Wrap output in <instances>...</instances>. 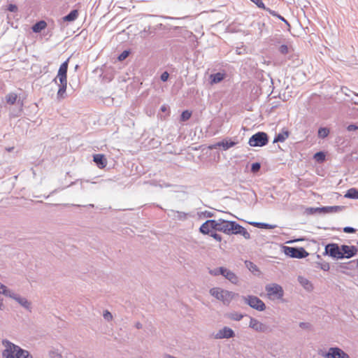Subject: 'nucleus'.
I'll list each match as a JSON object with an SVG mask.
<instances>
[{
	"instance_id": "nucleus-1",
	"label": "nucleus",
	"mask_w": 358,
	"mask_h": 358,
	"mask_svg": "<svg viewBox=\"0 0 358 358\" xmlns=\"http://www.w3.org/2000/svg\"><path fill=\"white\" fill-rule=\"evenodd\" d=\"M214 230L222 231L227 234H241L245 238L249 239L250 234L242 226L234 221H228L222 219L215 220Z\"/></svg>"
},
{
	"instance_id": "nucleus-2",
	"label": "nucleus",
	"mask_w": 358,
	"mask_h": 358,
	"mask_svg": "<svg viewBox=\"0 0 358 358\" xmlns=\"http://www.w3.org/2000/svg\"><path fill=\"white\" fill-rule=\"evenodd\" d=\"M6 349L3 352L5 358H32L28 351L20 348L8 341H3Z\"/></svg>"
},
{
	"instance_id": "nucleus-3",
	"label": "nucleus",
	"mask_w": 358,
	"mask_h": 358,
	"mask_svg": "<svg viewBox=\"0 0 358 358\" xmlns=\"http://www.w3.org/2000/svg\"><path fill=\"white\" fill-rule=\"evenodd\" d=\"M210 293L218 300L222 301L224 304H229L234 296V293L219 287L211 289Z\"/></svg>"
},
{
	"instance_id": "nucleus-4",
	"label": "nucleus",
	"mask_w": 358,
	"mask_h": 358,
	"mask_svg": "<svg viewBox=\"0 0 358 358\" xmlns=\"http://www.w3.org/2000/svg\"><path fill=\"white\" fill-rule=\"evenodd\" d=\"M268 142V135L266 133L257 132L250 138L248 143L252 147H262Z\"/></svg>"
},
{
	"instance_id": "nucleus-5",
	"label": "nucleus",
	"mask_w": 358,
	"mask_h": 358,
	"mask_svg": "<svg viewBox=\"0 0 358 358\" xmlns=\"http://www.w3.org/2000/svg\"><path fill=\"white\" fill-rule=\"evenodd\" d=\"M285 253L289 257L299 259L306 257L308 255V252L303 248L285 247Z\"/></svg>"
},
{
	"instance_id": "nucleus-6",
	"label": "nucleus",
	"mask_w": 358,
	"mask_h": 358,
	"mask_svg": "<svg viewBox=\"0 0 358 358\" xmlns=\"http://www.w3.org/2000/svg\"><path fill=\"white\" fill-rule=\"evenodd\" d=\"M266 291L269 297L273 299H280L283 296L282 287L277 284L268 285L266 287Z\"/></svg>"
},
{
	"instance_id": "nucleus-7",
	"label": "nucleus",
	"mask_w": 358,
	"mask_h": 358,
	"mask_svg": "<svg viewBox=\"0 0 358 358\" xmlns=\"http://www.w3.org/2000/svg\"><path fill=\"white\" fill-rule=\"evenodd\" d=\"M245 300L250 307L257 310L262 311L266 308L264 303L257 296H248Z\"/></svg>"
},
{
	"instance_id": "nucleus-8",
	"label": "nucleus",
	"mask_w": 358,
	"mask_h": 358,
	"mask_svg": "<svg viewBox=\"0 0 358 358\" xmlns=\"http://www.w3.org/2000/svg\"><path fill=\"white\" fill-rule=\"evenodd\" d=\"M69 59L62 63L59 69L57 78L59 79L60 84H67V69Z\"/></svg>"
},
{
	"instance_id": "nucleus-9",
	"label": "nucleus",
	"mask_w": 358,
	"mask_h": 358,
	"mask_svg": "<svg viewBox=\"0 0 358 358\" xmlns=\"http://www.w3.org/2000/svg\"><path fill=\"white\" fill-rule=\"evenodd\" d=\"M327 358H350V357L338 348H331L324 355Z\"/></svg>"
},
{
	"instance_id": "nucleus-10",
	"label": "nucleus",
	"mask_w": 358,
	"mask_h": 358,
	"mask_svg": "<svg viewBox=\"0 0 358 358\" xmlns=\"http://www.w3.org/2000/svg\"><path fill=\"white\" fill-rule=\"evenodd\" d=\"M218 273L224 275L227 279H228L230 282H231L234 284H236L238 281V277L236 275V274L227 268L220 267L219 268V272H215V275H217Z\"/></svg>"
},
{
	"instance_id": "nucleus-11",
	"label": "nucleus",
	"mask_w": 358,
	"mask_h": 358,
	"mask_svg": "<svg viewBox=\"0 0 358 358\" xmlns=\"http://www.w3.org/2000/svg\"><path fill=\"white\" fill-rule=\"evenodd\" d=\"M341 253L342 255V258H350L355 256L357 253V248L355 246H349L343 245L341 247Z\"/></svg>"
},
{
	"instance_id": "nucleus-12",
	"label": "nucleus",
	"mask_w": 358,
	"mask_h": 358,
	"mask_svg": "<svg viewBox=\"0 0 358 358\" xmlns=\"http://www.w3.org/2000/svg\"><path fill=\"white\" fill-rule=\"evenodd\" d=\"M249 327L258 332H264L267 330V327L264 324L255 318L250 319Z\"/></svg>"
},
{
	"instance_id": "nucleus-13",
	"label": "nucleus",
	"mask_w": 358,
	"mask_h": 358,
	"mask_svg": "<svg viewBox=\"0 0 358 358\" xmlns=\"http://www.w3.org/2000/svg\"><path fill=\"white\" fill-rule=\"evenodd\" d=\"M0 289L2 290L1 293L6 296H9L10 297L15 298L22 306L28 308L29 306V303L27 301L26 299L23 298H15L14 296L10 294V292L8 290L6 286L1 285Z\"/></svg>"
},
{
	"instance_id": "nucleus-14",
	"label": "nucleus",
	"mask_w": 358,
	"mask_h": 358,
	"mask_svg": "<svg viewBox=\"0 0 358 358\" xmlns=\"http://www.w3.org/2000/svg\"><path fill=\"white\" fill-rule=\"evenodd\" d=\"M215 220H208L206 221L199 229L201 233L203 234H208L214 229Z\"/></svg>"
},
{
	"instance_id": "nucleus-15",
	"label": "nucleus",
	"mask_w": 358,
	"mask_h": 358,
	"mask_svg": "<svg viewBox=\"0 0 358 358\" xmlns=\"http://www.w3.org/2000/svg\"><path fill=\"white\" fill-rule=\"evenodd\" d=\"M327 249L331 256L338 259L342 258L341 248H339L336 244H329L327 246Z\"/></svg>"
},
{
	"instance_id": "nucleus-16",
	"label": "nucleus",
	"mask_w": 358,
	"mask_h": 358,
	"mask_svg": "<svg viewBox=\"0 0 358 358\" xmlns=\"http://www.w3.org/2000/svg\"><path fill=\"white\" fill-rule=\"evenodd\" d=\"M93 160L99 169H104L107 165V159L102 154L94 155Z\"/></svg>"
},
{
	"instance_id": "nucleus-17",
	"label": "nucleus",
	"mask_w": 358,
	"mask_h": 358,
	"mask_svg": "<svg viewBox=\"0 0 358 358\" xmlns=\"http://www.w3.org/2000/svg\"><path fill=\"white\" fill-rule=\"evenodd\" d=\"M234 331L232 329L228 327H224L222 330H220L219 332L217 334L216 338H231L234 336Z\"/></svg>"
},
{
	"instance_id": "nucleus-18",
	"label": "nucleus",
	"mask_w": 358,
	"mask_h": 358,
	"mask_svg": "<svg viewBox=\"0 0 358 358\" xmlns=\"http://www.w3.org/2000/svg\"><path fill=\"white\" fill-rule=\"evenodd\" d=\"M47 27V23L44 20H41L36 22L33 27L32 30L35 33H39L42 30L45 29Z\"/></svg>"
},
{
	"instance_id": "nucleus-19",
	"label": "nucleus",
	"mask_w": 358,
	"mask_h": 358,
	"mask_svg": "<svg viewBox=\"0 0 358 358\" xmlns=\"http://www.w3.org/2000/svg\"><path fill=\"white\" fill-rule=\"evenodd\" d=\"M289 133L288 131H282L275 137L273 142H283L289 137Z\"/></svg>"
},
{
	"instance_id": "nucleus-20",
	"label": "nucleus",
	"mask_w": 358,
	"mask_h": 358,
	"mask_svg": "<svg viewBox=\"0 0 358 358\" xmlns=\"http://www.w3.org/2000/svg\"><path fill=\"white\" fill-rule=\"evenodd\" d=\"M78 16V11L77 10H73L70 12L69 14L64 16L63 17V20L65 22H72L76 20Z\"/></svg>"
},
{
	"instance_id": "nucleus-21",
	"label": "nucleus",
	"mask_w": 358,
	"mask_h": 358,
	"mask_svg": "<svg viewBox=\"0 0 358 358\" xmlns=\"http://www.w3.org/2000/svg\"><path fill=\"white\" fill-rule=\"evenodd\" d=\"M211 84H215L221 82L224 78V74L217 73L210 76Z\"/></svg>"
},
{
	"instance_id": "nucleus-22",
	"label": "nucleus",
	"mask_w": 358,
	"mask_h": 358,
	"mask_svg": "<svg viewBox=\"0 0 358 358\" xmlns=\"http://www.w3.org/2000/svg\"><path fill=\"white\" fill-rule=\"evenodd\" d=\"M345 198L358 199V189L355 188L349 189L345 194Z\"/></svg>"
},
{
	"instance_id": "nucleus-23",
	"label": "nucleus",
	"mask_w": 358,
	"mask_h": 358,
	"mask_svg": "<svg viewBox=\"0 0 358 358\" xmlns=\"http://www.w3.org/2000/svg\"><path fill=\"white\" fill-rule=\"evenodd\" d=\"M236 143L233 141H222L221 143H218L216 145L210 146V148H215L216 146H222L224 150H227L229 148L233 147Z\"/></svg>"
},
{
	"instance_id": "nucleus-24",
	"label": "nucleus",
	"mask_w": 358,
	"mask_h": 358,
	"mask_svg": "<svg viewBox=\"0 0 358 358\" xmlns=\"http://www.w3.org/2000/svg\"><path fill=\"white\" fill-rule=\"evenodd\" d=\"M17 99V94L13 92L7 94L6 96V102L10 105H13L15 103Z\"/></svg>"
},
{
	"instance_id": "nucleus-25",
	"label": "nucleus",
	"mask_w": 358,
	"mask_h": 358,
	"mask_svg": "<svg viewBox=\"0 0 358 358\" xmlns=\"http://www.w3.org/2000/svg\"><path fill=\"white\" fill-rule=\"evenodd\" d=\"M250 1H252L253 3H255L259 8H262L264 10H266L273 15H275V14L273 11H271L269 8H266L262 0H250Z\"/></svg>"
},
{
	"instance_id": "nucleus-26",
	"label": "nucleus",
	"mask_w": 358,
	"mask_h": 358,
	"mask_svg": "<svg viewBox=\"0 0 358 358\" xmlns=\"http://www.w3.org/2000/svg\"><path fill=\"white\" fill-rule=\"evenodd\" d=\"M341 209L340 206H326L322 207L320 208V211H322L324 213H332V212H336L338 210Z\"/></svg>"
},
{
	"instance_id": "nucleus-27",
	"label": "nucleus",
	"mask_w": 358,
	"mask_h": 358,
	"mask_svg": "<svg viewBox=\"0 0 358 358\" xmlns=\"http://www.w3.org/2000/svg\"><path fill=\"white\" fill-rule=\"evenodd\" d=\"M192 116V113L187 110H184L180 116V120L185 122L188 120Z\"/></svg>"
},
{
	"instance_id": "nucleus-28",
	"label": "nucleus",
	"mask_w": 358,
	"mask_h": 358,
	"mask_svg": "<svg viewBox=\"0 0 358 358\" xmlns=\"http://www.w3.org/2000/svg\"><path fill=\"white\" fill-rule=\"evenodd\" d=\"M314 159L318 162H323L325 159V155L322 152H318L314 155Z\"/></svg>"
},
{
	"instance_id": "nucleus-29",
	"label": "nucleus",
	"mask_w": 358,
	"mask_h": 358,
	"mask_svg": "<svg viewBox=\"0 0 358 358\" xmlns=\"http://www.w3.org/2000/svg\"><path fill=\"white\" fill-rule=\"evenodd\" d=\"M329 134V130L327 128L322 127L318 130V136L321 138L327 137Z\"/></svg>"
},
{
	"instance_id": "nucleus-30",
	"label": "nucleus",
	"mask_w": 358,
	"mask_h": 358,
	"mask_svg": "<svg viewBox=\"0 0 358 358\" xmlns=\"http://www.w3.org/2000/svg\"><path fill=\"white\" fill-rule=\"evenodd\" d=\"M299 281L301 284L305 287L306 289H310L312 288V285L309 282V281L303 278H299Z\"/></svg>"
},
{
	"instance_id": "nucleus-31",
	"label": "nucleus",
	"mask_w": 358,
	"mask_h": 358,
	"mask_svg": "<svg viewBox=\"0 0 358 358\" xmlns=\"http://www.w3.org/2000/svg\"><path fill=\"white\" fill-rule=\"evenodd\" d=\"M67 84H60L57 92V96L63 97L64 94L66 92Z\"/></svg>"
},
{
	"instance_id": "nucleus-32",
	"label": "nucleus",
	"mask_w": 358,
	"mask_h": 358,
	"mask_svg": "<svg viewBox=\"0 0 358 358\" xmlns=\"http://www.w3.org/2000/svg\"><path fill=\"white\" fill-rule=\"evenodd\" d=\"M279 51L283 55H286L289 52V48L287 45H282L279 48Z\"/></svg>"
},
{
	"instance_id": "nucleus-33",
	"label": "nucleus",
	"mask_w": 358,
	"mask_h": 358,
	"mask_svg": "<svg viewBox=\"0 0 358 358\" xmlns=\"http://www.w3.org/2000/svg\"><path fill=\"white\" fill-rule=\"evenodd\" d=\"M129 55V52L128 50L123 51L118 57V59L120 61L124 60Z\"/></svg>"
},
{
	"instance_id": "nucleus-34",
	"label": "nucleus",
	"mask_w": 358,
	"mask_h": 358,
	"mask_svg": "<svg viewBox=\"0 0 358 358\" xmlns=\"http://www.w3.org/2000/svg\"><path fill=\"white\" fill-rule=\"evenodd\" d=\"M260 167H261V166H260L259 163H257V162L254 163L252 164L251 171L253 173H256L259 171Z\"/></svg>"
},
{
	"instance_id": "nucleus-35",
	"label": "nucleus",
	"mask_w": 358,
	"mask_h": 358,
	"mask_svg": "<svg viewBox=\"0 0 358 358\" xmlns=\"http://www.w3.org/2000/svg\"><path fill=\"white\" fill-rule=\"evenodd\" d=\"M230 317H231V319H232L234 320L238 321L243 318V315L241 314H238V313H233L231 315Z\"/></svg>"
},
{
	"instance_id": "nucleus-36",
	"label": "nucleus",
	"mask_w": 358,
	"mask_h": 358,
	"mask_svg": "<svg viewBox=\"0 0 358 358\" xmlns=\"http://www.w3.org/2000/svg\"><path fill=\"white\" fill-rule=\"evenodd\" d=\"M210 236L216 241H222V236L221 235L217 234V233H212Z\"/></svg>"
},
{
	"instance_id": "nucleus-37",
	"label": "nucleus",
	"mask_w": 358,
	"mask_h": 358,
	"mask_svg": "<svg viewBox=\"0 0 358 358\" xmlns=\"http://www.w3.org/2000/svg\"><path fill=\"white\" fill-rule=\"evenodd\" d=\"M169 77L168 72L165 71L161 75V80L164 82L166 81Z\"/></svg>"
},
{
	"instance_id": "nucleus-38",
	"label": "nucleus",
	"mask_w": 358,
	"mask_h": 358,
	"mask_svg": "<svg viewBox=\"0 0 358 358\" xmlns=\"http://www.w3.org/2000/svg\"><path fill=\"white\" fill-rule=\"evenodd\" d=\"M343 231L345 233H354L355 232V229L350 227H346L343 229Z\"/></svg>"
},
{
	"instance_id": "nucleus-39",
	"label": "nucleus",
	"mask_w": 358,
	"mask_h": 358,
	"mask_svg": "<svg viewBox=\"0 0 358 358\" xmlns=\"http://www.w3.org/2000/svg\"><path fill=\"white\" fill-rule=\"evenodd\" d=\"M103 317L105 319L110 320L112 319V315L110 312L106 311L103 314Z\"/></svg>"
},
{
	"instance_id": "nucleus-40",
	"label": "nucleus",
	"mask_w": 358,
	"mask_h": 358,
	"mask_svg": "<svg viewBox=\"0 0 358 358\" xmlns=\"http://www.w3.org/2000/svg\"><path fill=\"white\" fill-rule=\"evenodd\" d=\"M8 10L11 12H14V11H16L17 10V6L15 5H13V4H10L8 6Z\"/></svg>"
},
{
	"instance_id": "nucleus-41",
	"label": "nucleus",
	"mask_w": 358,
	"mask_h": 358,
	"mask_svg": "<svg viewBox=\"0 0 358 358\" xmlns=\"http://www.w3.org/2000/svg\"><path fill=\"white\" fill-rule=\"evenodd\" d=\"M255 226H258V227L261 226V227H265V228L267 227V224H262V223H255Z\"/></svg>"
},
{
	"instance_id": "nucleus-42",
	"label": "nucleus",
	"mask_w": 358,
	"mask_h": 358,
	"mask_svg": "<svg viewBox=\"0 0 358 358\" xmlns=\"http://www.w3.org/2000/svg\"><path fill=\"white\" fill-rule=\"evenodd\" d=\"M348 129V130L351 131V130L357 129V127L355 125H350Z\"/></svg>"
},
{
	"instance_id": "nucleus-43",
	"label": "nucleus",
	"mask_w": 358,
	"mask_h": 358,
	"mask_svg": "<svg viewBox=\"0 0 358 358\" xmlns=\"http://www.w3.org/2000/svg\"><path fill=\"white\" fill-rule=\"evenodd\" d=\"M278 17H279L281 20L284 21L285 22H286V23L287 24V21L284 17H282V16H280V15H278Z\"/></svg>"
},
{
	"instance_id": "nucleus-44",
	"label": "nucleus",
	"mask_w": 358,
	"mask_h": 358,
	"mask_svg": "<svg viewBox=\"0 0 358 358\" xmlns=\"http://www.w3.org/2000/svg\"><path fill=\"white\" fill-rule=\"evenodd\" d=\"M161 110H162L163 112H164V111H166V108L165 106H162V108H161Z\"/></svg>"
},
{
	"instance_id": "nucleus-45",
	"label": "nucleus",
	"mask_w": 358,
	"mask_h": 358,
	"mask_svg": "<svg viewBox=\"0 0 358 358\" xmlns=\"http://www.w3.org/2000/svg\"><path fill=\"white\" fill-rule=\"evenodd\" d=\"M2 306H3V303H2V302H0V308H2Z\"/></svg>"
},
{
	"instance_id": "nucleus-46",
	"label": "nucleus",
	"mask_w": 358,
	"mask_h": 358,
	"mask_svg": "<svg viewBox=\"0 0 358 358\" xmlns=\"http://www.w3.org/2000/svg\"><path fill=\"white\" fill-rule=\"evenodd\" d=\"M304 325H305V324H304V323H301V324H300V326H301V327H303Z\"/></svg>"
},
{
	"instance_id": "nucleus-47",
	"label": "nucleus",
	"mask_w": 358,
	"mask_h": 358,
	"mask_svg": "<svg viewBox=\"0 0 358 358\" xmlns=\"http://www.w3.org/2000/svg\"><path fill=\"white\" fill-rule=\"evenodd\" d=\"M167 358H175V357H171V356H168Z\"/></svg>"
},
{
	"instance_id": "nucleus-48",
	"label": "nucleus",
	"mask_w": 358,
	"mask_h": 358,
	"mask_svg": "<svg viewBox=\"0 0 358 358\" xmlns=\"http://www.w3.org/2000/svg\"><path fill=\"white\" fill-rule=\"evenodd\" d=\"M357 266H358V259H357Z\"/></svg>"
}]
</instances>
